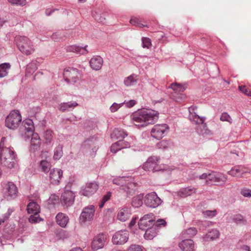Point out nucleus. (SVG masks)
Wrapping results in <instances>:
<instances>
[{"label":"nucleus","mask_w":251,"mask_h":251,"mask_svg":"<svg viewBox=\"0 0 251 251\" xmlns=\"http://www.w3.org/2000/svg\"><path fill=\"white\" fill-rule=\"evenodd\" d=\"M159 113L153 110H142L133 114L132 119L134 125L144 127L154 124L158 119Z\"/></svg>","instance_id":"f257e3e1"},{"label":"nucleus","mask_w":251,"mask_h":251,"mask_svg":"<svg viewBox=\"0 0 251 251\" xmlns=\"http://www.w3.org/2000/svg\"><path fill=\"white\" fill-rule=\"evenodd\" d=\"M0 161L1 164L11 169L16 164V156L12 148L7 143L5 137H2L0 143Z\"/></svg>","instance_id":"f03ea898"},{"label":"nucleus","mask_w":251,"mask_h":251,"mask_svg":"<svg viewBox=\"0 0 251 251\" xmlns=\"http://www.w3.org/2000/svg\"><path fill=\"white\" fill-rule=\"evenodd\" d=\"M196 109L197 107L194 106L189 107V119L191 121L196 125H199V127L197 128V131L199 133L201 134H208L210 132V130L207 127L206 123H204L205 118L200 117L197 115L195 112Z\"/></svg>","instance_id":"7ed1b4c3"},{"label":"nucleus","mask_w":251,"mask_h":251,"mask_svg":"<svg viewBox=\"0 0 251 251\" xmlns=\"http://www.w3.org/2000/svg\"><path fill=\"white\" fill-rule=\"evenodd\" d=\"M17 46L20 50L26 55L32 54L34 49L30 40L26 37L20 36L16 37Z\"/></svg>","instance_id":"20e7f679"},{"label":"nucleus","mask_w":251,"mask_h":251,"mask_svg":"<svg viewBox=\"0 0 251 251\" xmlns=\"http://www.w3.org/2000/svg\"><path fill=\"white\" fill-rule=\"evenodd\" d=\"M22 121V116L18 110H13L5 119V126L8 128L14 130L20 125Z\"/></svg>","instance_id":"39448f33"},{"label":"nucleus","mask_w":251,"mask_h":251,"mask_svg":"<svg viewBox=\"0 0 251 251\" xmlns=\"http://www.w3.org/2000/svg\"><path fill=\"white\" fill-rule=\"evenodd\" d=\"M160 158L157 156H151L148 158L142 167V168L146 171H152V172L163 170L159 165Z\"/></svg>","instance_id":"423d86ee"},{"label":"nucleus","mask_w":251,"mask_h":251,"mask_svg":"<svg viewBox=\"0 0 251 251\" xmlns=\"http://www.w3.org/2000/svg\"><path fill=\"white\" fill-rule=\"evenodd\" d=\"M169 129V127L167 124H157L151 129V134L152 137L159 140L168 132Z\"/></svg>","instance_id":"0eeeda50"},{"label":"nucleus","mask_w":251,"mask_h":251,"mask_svg":"<svg viewBox=\"0 0 251 251\" xmlns=\"http://www.w3.org/2000/svg\"><path fill=\"white\" fill-rule=\"evenodd\" d=\"M79 75L78 70L74 68H67L63 72L64 78L68 82H76L79 79Z\"/></svg>","instance_id":"6e6552de"},{"label":"nucleus","mask_w":251,"mask_h":251,"mask_svg":"<svg viewBox=\"0 0 251 251\" xmlns=\"http://www.w3.org/2000/svg\"><path fill=\"white\" fill-rule=\"evenodd\" d=\"M170 88L175 91V94L173 95L174 100L176 101H179L184 99L186 97L183 94L180 93L183 92L186 88L185 85H181L177 83H172Z\"/></svg>","instance_id":"1a4fd4ad"},{"label":"nucleus","mask_w":251,"mask_h":251,"mask_svg":"<svg viewBox=\"0 0 251 251\" xmlns=\"http://www.w3.org/2000/svg\"><path fill=\"white\" fill-rule=\"evenodd\" d=\"M95 212V207L90 205L85 207L82 211L79 219L81 224L91 221L94 218Z\"/></svg>","instance_id":"9d476101"},{"label":"nucleus","mask_w":251,"mask_h":251,"mask_svg":"<svg viewBox=\"0 0 251 251\" xmlns=\"http://www.w3.org/2000/svg\"><path fill=\"white\" fill-rule=\"evenodd\" d=\"M154 220L153 219V214L152 213H150L144 215L140 219L138 222L139 227L142 230H146L154 226Z\"/></svg>","instance_id":"9b49d317"},{"label":"nucleus","mask_w":251,"mask_h":251,"mask_svg":"<svg viewBox=\"0 0 251 251\" xmlns=\"http://www.w3.org/2000/svg\"><path fill=\"white\" fill-rule=\"evenodd\" d=\"M129 238L128 231L126 230L116 232L112 237V242L115 245H123L127 242Z\"/></svg>","instance_id":"f8f14e48"},{"label":"nucleus","mask_w":251,"mask_h":251,"mask_svg":"<svg viewBox=\"0 0 251 251\" xmlns=\"http://www.w3.org/2000/svg\"><path fill=\"white\" fill-rule=\"evenodd\" d=\"M144 202L148 207L155 208L161 204V201L155 192H152L146 195Z\"/></svg>","instance_id":"ddd939ff"},{"label":"nucleus","mask_w":251,"mask_h":251,"mask_svg":"<svg viewBox=\"0 0 251 251\" xmlns=\"http://www.w3.org/2000/svg\"><path fill=\"white\" fill-rule=\"evenodd\" d=\"M227 179V176L222 173L216 172L209 173L210 183L213 182L216 183L218 185H222L226 183Z\"/></svg>","instance_id":"4468645a"},{"label":"nucleus","mask_w":251,"mask_h":251,"mask_svg":"<svg viewBox=\"0 0 251 251\" xmlns=\"http://www.w3.org/2000/svg\"><path fill=\"white\" fill-rule=\"evenodd\" d=\"M99 185L96 182H90L86 184L85 187L80 192L81 195L89 197L94 194L98 189Z\"/></svg>","instance_id":"2eb2a0df"},{"label":"nucleus","mask_w":251,"mask_h":251,"mask_svg":"<svg viewBox=\"0 0 251 251\" xmlns=\"http://www.w3.org/2000/svg\"><path fill=\"white\" fill-rule=\"evenodd\" d=\"M63 175V172L59 169H53L49 174V179L53 184H58Z\"/></svg>","instance_id":"dca6fc26"},{"label":"nucleus","mask_w":251,"mask_h":251,"mask_svg":"<svg viewBox=\"0 0 251 251\" xmlns=\"http://www.w3.org/2000/svg\"><path fill=\"white\" fill-rule=\"evenodd\" d=\"M105 240V236L103 234H100L94 238L92 243V249L97 251L103 247Z\"/></svg>","instance_id":"f3484780"},{"label":"nucleus","mask_w":251,"mask_h":251,"mask_svg":"<svg viewBox=\"0 0 251 251\" xmlns=\"http://www.w3.org/2000/svg\"><path fill=\"white\" fill-rule=\"evenodd\" d=\"M75 196L73 192L70 190L65 191L61 197L62 203L67 206H70L74 202Z\"/></svg>","instance_id":"a211bd4d"},{"label":"nucleus","mask_w":251,"mask_h":251,"mask_svg":"<svg viewBox=\"0 0 251 251\" xmlns=\"http://www.w3.org/2000/svg\"><path fill=\"white\" fill-rule=\"evenodd\" d=\"M178 246L182 251H195L194 242L191 239L183 240L179 243Z\"/></svg>","instance_id":"6ab92c4d"},{"label":"nucleus","mask_w":251,"mask_h":251,"mask_svg":"<svg viewBox=\"0 0 251 251\" xmlns=\"http://www.w3.org/2000/svg\"><path fill=\"white\" fill-rule=\"evenodd\" d=\"M248 173V170L242 166H235L228 171L227 173L232 176L241 177Z\"/></svg>","instance_id":"aec40b11"},{"label":"nucleus","mask_w":251,"mask_h":251,"mask_svg":"<svg viewBox=\"0 0 251 251\" xmlns=\"http://www.w3.org/2000/svg\"><path fill=\"white\" fill-rule=\"evenodd\" d=\"M5 196L10 198H15L18 193V189L15 184L12 182H8L5 186Z\"/></svg>","instance_id":"412c9836"},{"label":"nucleus","mask_w":251,"mask_h":251,"mask_svg":"<svg viewBox=\"0 0 251 251\" xmlns=\"http://www.w3.org/2000/svg\"><path fill=\"white\" fill-rule=\"evenodd\" d=\"M129 147L130 145L128 142H126L123 140H120L111 145V151L115 153L123 149L128 148Z\"/></svg>","instance_id":"4be33fe9"},{"label":"nucleus","mask_w":251,"mask_h":251,"mask_svg":"<svg viewBox=\"0 0 251 251\" xmlns=\"http://www.w3.org/2000/svg\"><path fill=\"white\" fill-rule=\"evenodd\" d=\"M103 64V59L100 56H94L90 61L91 68L95 70H99L101 69Z\"/></svg>","instance_id":"5701e85b"},{"label":"nucleus","mask_w":251,"mask_h":251,"mask_svg":"<svg viewBox=\"0 0 251 251\" xmlns=\"http://www.w3.org/2000/svg\"><path fill=\"white\" fill-rule=\"evenodd\" d=\"M131 212L130 209L125 207L120 210L118 214V219L122 222H125L128 219L130 216Z\"/></svg>","instance_id":"b1692460"},{"label":"nucleus","mask_w":251,"mask_h":251,"mask_svg":"<svg viewBox=\"0 0 251 251\" xmlns=\"http://www.w3.org/2000/svg\"><path fill=\"white\" fill-rule=\"evenodd\" d=\"M41 145V139L37 133H34L32 134L31 139V150L35 151Z\"/></svg>","instance_id":"393cba45"},{"label":"nucleus","mask_w":251,"mask_h":251,"mask_svg":"<svg viewBox=\"0 0 251 251\" xmlns=\"http://www.w3.org/2000/svg\"><path fill=\"white\" fill-rule=\"evenodd\" d=\"M77 105L78 103L75 101L63 102L59 105V109L62 112H64L66 110L73 109Z\"/></svg>","instance_id":"a878e982"},{"label":"nucleus","mask_w":251,"mask_h":251,"mask_svg":"<svg viewBox=\"0 0 251 251\" xmlns=\"http://www.w3.org/2000/svg\"><path fill=\"white\" fill-rule=\"evenodd\" d=\"M56 220L57 223L63 227L66 226L69 221L68 217L62 213H59L56 215Z\"/></svg>","instance_id":"bb28decb"},{"label":"nucleus","mask_w":251,"mask_h":251,"mask_svg":"<svg viewBox=\"0 0 251 251\" xmlns=\"http://www.w3.org/2000/svg\"><path fill=\"white\" fill-rule=\"evenodd\" d=\"M220 236V232L219 230L216 229H212L210 230L207 234L203 237L205 241L214 240L219 238Z\"/></svg>","instance_id":"cd10ccee"},{"label":"nucleus","mask_w":251,"mask_h":251,"mask_svg":"<svg viewBox=\"0 0 251 251\" xmlns=\"http://www.w3.org/2000/svg\"><path fill=\"white\" fill-rule=\"evenodd\" d=\"M27 210L29 214H39L40 206L36 202L31 201L27 205Z\"/></svg>","instance_id":"c85d7f7f"},{"label":"nucleus","mask_w":251,"mask_h":251,"mask_svg":"<svg viewBox=\"0 0 251 251\" xmlns=\"http://www.w3.org/2000/svg\"><path fill=\"white\" fill-rule=\"evenodd\" d=\"M198 232L195 227H189L184 230L182 232V236L183 238H192L195 236Z\"/></svg>","instance_id":"c756f323"},{"label":"nucleus","mask_w":251,"mask_h":251,"mask_svg":"<svg viewBox=\"0 0 251 251\" xmlns=\"http://www.w3.org/2000/svg\"><path fill=\"white\" fill-rule=\"evenodd\" d=\"M138 80V77L137 75H132L125 78L124 79V84L126 86H131L135 84Z\"/></svg>","instance_id":"7c9ffc66"},{"label":"nucleus","mask_w":251,"mask_h":251,"mask_svg":"<svg viewBox=\"0 0 251 251\" xmlns=\"http://www.w3.org/2000/svg\"><path fill=\"white\" fill-rule=\"evenodd\" d=\"M51 168L50 161L41 160L39 165V169L44 173L48 172Z\"/></svg>","instance_id":"2f4dec72"},{"label":"nucleus","mask_w":251,"mask_h":251,"mask_svg":"<svg viewBox=\"0 0 251 251\" xmlns=\"http://www.w3.org/2000/svg\"><path fill=\"white\" fill-rule=\"evenodd\" d=\"M156 226H154L146 229L144 237L146 239L151 240L156 236Z\"/></svg>","instance_id":"473e14b6"},{"label":"nucleus","mask_w":251,"mask_h":251,"mask_svg":"<svg viewBox=\"0 0 251 251\" xmlns=\"http://www.w3.org/2000/svg\"><path fill=\"white\" fill-rule=\"evenodd\" d=\"M196 189L194 187H188L183 188L179 191V195L181 197H187L195 193Z\"/></svg>","instance_id":"72a5a7b5"},{"label":"nucleus","mask_w":251,"mask_h":251,"mask_svg":"<svg viewBox=\"0 0 251 251\" xmlns=\"http://www.w3.org/2000/svg\"><path fill=\"white\" fill-rule=\"evenodd\" d=\"M127 134L122 130L115 129L111 134V137L117 139L123 140Z\"/></svg>","instance_id":"f704fd0d"},{"label":"nucleus","mask_w":251,"mask_h":251,"mask_svg":"<svg viewBox=\"0 0 251 251\" xmlns=\"http://www.w3.org/2000/svg\"><path fill=\"white\" fill-rule=\"evenodd\" d=\"M10 68V65L8 63H2L0 65V77L6 76Z\"/></svg>","instance_id":"c9c22d12"},{"label":"nucleus","mask_w":251,"mask_h":251,"mask_svg":"<svg viewBox=\"0 0 251 251\" xmlns=\"http://www.w3.org/2000/svg\"><path fill=\"white\" fill-rule=\"evenodd\" d=\"M143 195L140 194L135 196L132 201V205L135 207H139L143 204Z\"/></svg>","instance_id":"e433bc0d"},{"label":"nucleus","mask_w":251,"mask_h":251,"mask_svg":"<svg viewBox=\"0 0 251 251\" xmlns=\"http://www.w3.org/2000/svg\"><path fill=\"white\" fill-rule=\"evenodd\" d=\"M234 222L237 224L247 225V221L245 217L240 214L234 215L232 218Z\"/></svg>","instance_id":"4c0bfd02"},{"label":"nucleus","mask_w":251,"mask_h":251,"mask_svg":"<svg viewBox=\"0 0 251 251\" xmlns=\"http://www.w3.org/2000/svg\"><path fill=\"white\" fill-rule=\"evenodd\" d=\"M37 69V66L35 63H29L26 68V75H30L33 74Z\"/></svg>","instance_id":"58836bf2"},{"label":"nucleus","mask_w":251,"mask_h":251,"mask_svg":"<svg viewBox=\"0 0 251 251\" xmlns=\"http://www.w3.org/2000/svg\"><path fill=\"white\" fill-rule=\"evenodd\" d=\"M66 50L69 52H74L84 54L85 51L84 49L76 46H70L67 47Z\"/></svg>","instance_id":"ea45409f"},{"label":"nucleus","mask_w":251,"mask_h":251,"mask_svg":"<svg viewBox=\"0 0 251 251\" xmlns=\"http://www.w3.org/2000/svg\"><path fill=\"white\" fill-rule=\"evenodd\" d=\"M23 124H24L25 129H26L28 132H32L34 129V126L33 125V122L31 120L26 119L23 122Z\"/></svg>","instance_id":"a19ab883"},{"label":"nucleus","mask_w":251,"mask_h":251,"mask_svg":"<svg viewBox=\"0 0 251 251\" xmlns=\"http://www.w3.org/2000/svg\"><path fill=\"white\" fill-rule=\"evenodd\" d=\"M130 23L134 26H136L139 27H143L145 26H147L146 25H144L142 23L141 21L137 18L135 17H132L130 20Z\"/></svg>","instance_id":"79ce46f5"},{"label":"nucleus","mask_w":251,"mask_h":251,"mask_svg":"<svg viewBox=\"0 0 251 251\" xmlns=\"http://www.w3.org/2000/svg\"><path fill=\"white\" fill-rule=\"evenodd\" d=\"M63 155L62 148L60 146H58L55 148L54 150L53 158L55 160L59 159Z\"/></svg>","instance_id":"37998d69"},{"label":"nucleus","mask_w":251,"mask_h":251,"mask_svg":"<svg viewBox=\"0 0 251 251\" xmlns=\"http://www.w3.org/2000/svg\"><path fill=\"white\" fill-rule=\"evenodd\" d=\"M111 197V193L110 192H107V193L103 196L101 199L100 202L99 204L100 208H102L104 206L105 203Z\"/></svg>","instance_id":"c03bdc74"},{"label":"nucleus","mask_w":251,"mask_h":251,"mask_svg":"<svg viewBox=\"0 0 251 251\" xmlns=\"http://www.w3.org/2000/svg\"><path fill=\"white\" fill-rule=\"evenodd\" d=\"M125 251H143V249L138 245L131 244Z\"/></svg>","instance_id":"a18cd8bd"},{"label":"nucleus","mask_w":251,"mask_h":251,"mask_svg":"<svg viewBox=\"0 0 251 251\" xmlns=\"http://www.w3.org/2000/svg\"><path fill=\"white\" fill-rule=\"evenodd\" d=\"M52 131L50 129L47 130L44 133V137L46 142H50L52 138Z\"/></svg>","instance_id":"49530a36"},{"label":"nucleus","mask_w":251,"mask_h":251,"mask_svg":"<svg viewBox=\"0 0 251 251\" xmlns=\"http://www.w3.org/2000/svg\"><path fill=\"white\" fill-rule=\"evenodd\" d=\"M29 218V222L31 223H38L41 221L38 214H32Z\"/></svg>","instance_id":"de8ad7c7"},{"label":"nucleus","mask_w":251,"mask_h":251,"mask_svg":"<svg viewBox=\"0 0 251 251\" xmlns=\"http://www.w3.org/2000/svg\"><path fill=\"white\" fill-rule=\"evenodd\" d=\"M220 120L223 122H227L230 124L232 123V119L230 116L226 112L222 113L220 117Z\"/></svg>","instance_id":"09e8293b"},{"label":"nucleus","mask_w":251,"mask_h":251,"mask_svg":"<svg viewBox=\"0 0 251 251\" xmlns=\"http://www.w3.org/2000/svg\"><path fill=\"white\" fill-rule=\"evenodd\" d=\"M240 193L243 196L245 197H251V190L248 188H244L241 189Z\"/></svg>","instance_id":"8fccbe9b"},{"label":"nucleus","mask_w":251,"mask_h":251,"mask_svg":"<svg viewBox=\"0 0 251 251\" xmlns=\"http://www.w3.org/2000/svg\"><path fill=\"white\" fill-rule=\"evenodd\" d=\"M142 46L144 48H147L148 49L150 48L151 46V43L150 39L144 37L142 38Z\"/></svg>","instance_id":"3c124183"},{"label":"nucleus","mask_w":251,"mask_h":251,"mask_svg":"<svg viewBox=\"0 0 251 251\" xmlns=\"http://www.w3.org/2000/svg\"><path fill=\"white\" fill-rule=\"evenodd\" d=\"M239 90L248 96H251V91L246 86H239Z\"/></svg>","instance_id":"603ef678"},{"label":"nucleus","mask_w":251,"mask_h":251,"mask_svg":"<svg viewBox=\"0 0 251 251\" xmlns=\"http://www.w3.org/2000/svg\"><path fill=\"white\" fill-rule=\"evenodd\" d=\"M8 2L12 4H16L24 6L26 4V0H8Z\"/></svg>","instance_id":"864d4df0"},{"label":"nucleus","mask_w":251,"mask_h":251,"mask_svg":"<svg viewBox=\"0 0 251 251\" xmlns=\"http://www.w3.org/2000/svg\"><path fill=\"white\" fill-rule=\"evenodd\" d=\"M124 104V103H117L114 102L113 104L110 106V110L112 112H115L117 111L122 105Z\"/></svg>","instance_id":"5fc2aeb1"},{"label":"nucleus","mask_w":251,"mask_h":251,"mask_svg":"<svg viewBox=\"0 0 251 251\" xmlns=\"http://www.w3.org/2000/svg\"><path fill=\"white\" fill-rule=\"evenodd\" d=\"M41 160L50 161V156L49 152L46 151H42L40 154Z\"/></svg>","instance_id":"6e6d98bb"},{"label":"nucleus","mask_w":251,"mask_h":251,"mask_svg":"<svg viewBox=\"0 0 251 251\" xmlns=\"http://www.w3.org/2000/svg\"><path fill=\"white\" fill-rule=\"evenodd\" d=\"M204 214L205 216L208 217H214L216 215V210H207L204 212Z\"/></svg>","instance_id":"4d7b16f0"},{"label":"nucleus","mask_w":251,"mask_h":251,"mask_svg":"<svg viewBox=\"0 0 251 251\" xmlns=\"http://www.w3.org/2000/svg\"><path fill=\"white\" fill-rule=\"evenodd\" d=\"M124 180L125 179L123 177L115 178L113 179V182L117 185H123Z\"/></svg>","instance_id":"13d9d810"},{"label":"nucleus","mask_w":251,"mask_h":251,"mask_svg":"<svg viewBox=\"0 0 251 251\" xmlns=\"http://www.w3.org/2000/svg\"><path fill=\"white\" fill-rule=\"evenodd\" d=\"M125 103L126 107H133L136 103V101L134 100H130L129 101L126 102H123Z\"/></svg>","instance_id":"bf43d9fd"},{"label":"nucleus","mask_w":251,"mask_h":251,"mask_svg":"<svg viewBox=\"0 0 251 251\" xmlns=\"http://www.w3.org/2000/svg\"><path fill=\"white\" fill-rule=\"evenodd\" d=\"M200 179H206V182L207 183H210V181L209 180V174H206V173H204L203 174H202L200 176Z\"/></svg>","instance_id":"052dcab7"},{"label":"nucleus","mask_w":251,"mask_h":251,"mask_svg":"<svg viewBox=\"0 0 251 251\" xmlns=\"http://www.w3.org/2000/svg\"><path fill=\"white\" fill-rule=\"evenodd\" d=\"M166 224V222L163 219H159L156 221V225L155 226H156V228L157 226L162 225L165 226Z\"/></svg>","instance_id":"680f3d73"},{"label":"nucleus","mask_w":251,"mask_h":251,"mask_svg":"<svg viewBox=\"0 0 251 251\" xmlns=\"http://www.w3.org/2000/svg\"><path fill=\"white\" fill-rule=\"evenodd\" d=\"M93 17L95 18V19L97 20L98 21L100 22H103L105 20V17H99L98 16H96V15H93Z\"/></svg>","instance_id":"e2e57ef3"},{"label":"nucleus","mask_w":251,"mask_h":251,"mask_svg":"<svg viewBox=\"0 0 251 251\" xmlns=\"http://www.w3.org/2000/svg\"><path fill=\"white\" fill-rule=\"evenodd\" d=\"M58 35L59 34L57 33H53L51 36V38L55 41H57L59 40Z\"/></svg>","instance_id":"0e129e2a"},{"label":"nucleus","mask_w":251,"mask_h":251,"mask_svg":"<svg viewBox=\"0 0 251 251\" xmlns=\"http://www.w3.org/2000/svg\"><path fill=\"white\" fill-rule=\"evenodd\" d=\"M136 219H137V218L136 217L135 218H132L131 221L129 223L130 227H132L135 224Z\"/></svg>","instance_id":"69168bd1"},{"label":"nucleus","mask_w":251,"mask_h":251,"mask_svg":"<svg viewBox=\"0 0 251 251\" xmlns=\"http://www.w3.org/2000/svg\"><path fill=\"white\" fill-rule=\"evenodd\" d=\"M242 249L243 250L247 251H251L250 248L249 246L247 245H244L242 246Z\"/></svg>","instance_id":"338daca9"},{"label":"nucleus","mask_w":251,"mask_h":251,"mask_svg":"<svg viewBox=\"0 0 251 251\" xmlns=\"http://www.w3.org/2000/svg\"><path fill=\"white\" fill-rule=\"evenodd\" d=\"M70 251H83L80 248H75L72 249Z\"/></svg>","instance_id":"774afa93"}]
</instances>
